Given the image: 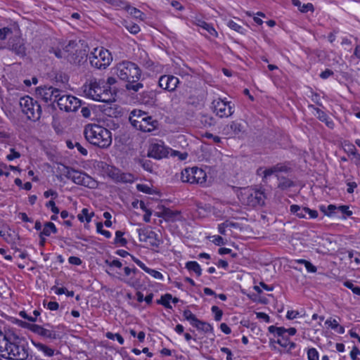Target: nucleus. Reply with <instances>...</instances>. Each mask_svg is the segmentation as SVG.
Instances as JSON below:
<instances>
[{"label": "nucleus", "mask_w": 360, "mask_h": 360, "mask_svg": "<svg viewBox=\"0 0 360 360\" xmlns=\"http://www.w3.org/2000/svg\"><path fill=\"white\" fill-rule=\"evenodd\" d=\"M309 108H311L314 109V110H316L317 117L319 118V120L320 121L325 122L326 124L329 128H331V129L333 128V127H334L333 122L331 120H328L327 115L323 111H322L321 109H319L318 108H315L314 105H309Z\"/></svg>", "instance_id": "obj_21"}, {"label": "nucleus", "mask_w": 360, "mask_h": 360, "mask_svg": "<svg viewBox=\"0 0 360 360\" xmlns=\"http://www.w3.org/2000/svg\"><path fill=\"white\" fill-rule=\"evenodd\" d=\"M4 352L8 356L1 354V356L8 360H26L29 356L28 342L25 339L13 334Z\"/></svg>", "instance_id": "obj_3"}, {"label": "nucleus", "mask_w": 360, "mask_h": 360, "mask_svg": "<svg viewBox=\"0 0 360 360\" xmlns=\"http://www.w3.org/2000/svg\"><path fill=\"white\" fill-rule=\"evenodd\" d=\"M89 59L91 66L101 69L108 66L112 58L108 50L101 47L94 49V51L89 54Z\"/></svg>", "instance_id": "obj_6"}, {"label": "nucleus", "mask_w": 360, "mask_h": 360, "mask_svg": "<svg viewBox=\"0 0 360 360\" xmlns=\"http://www.w3.org/2000/svg\"><path fill=\"white\" fill-rule=\"evenodd\" d=\"M84 135L89 143L101 148H107L112 143L111 132L98 124H89L86 125Z\"/></svg>", "instance_id": "obj_1"}, {"label": "nucleus", "mask_w": 360, "mask_h": 360, "mask_svg": "<svg viewBox=\"0 0 360 360\" xmlns=\"http://www.w3.org/2000/svg\"><path fill=\"white\" fill-rule=\"evenodd\" d=\"M141 165L145 170L150 172H151L153 171V165L150 160H142Z\"/></svg>", "instance_id": "obj_56"}, {"label": "nucleus", "mask_w": 360, "mask_h": 360, "mask_svg": "<svg viewBox=\"0 0 360 360\" xmlns=\"http://www.w3.org/2000/svg\"><path fill=\"white\" fill-rule=\"evenodd\" d=\"M125 27L131 34H137L140 31L139 26L135 23H127Z\"/></svg>", "instance_id": "obj_47"}, {"label": "nucleus", "mask_w": 360, "mask_h": 360, "mask_svg": "<svg viewBox=\"0 0 360 360\" xmlns=\"http://www.w3.org/2000/svg\"><path fill=\"white\" fill-rule=\"evenodd\" d=\"M160 88L168 91H174L177 85L179 84V80L176 77L171 75H162L158 81Z\"/></svg>", "instance_id": "obj_17"}, {"label": "nucleus", "mask_w": 360, "mask_h": 360, "mask_svg": "<svg viewBox=\"0 0 360 360\" xmlns=\"http://www.w3.org/2000/svg\"><path fill=\"white\" fill-rule=\"evenodd\" d=\"M308 360H319L318 351L315 348H310L307 350Z\"/></svg>", "instance_id": "obj_41"}, {"label": "nucleus", "mask_w": 360, "mask_h": 360, "mask_svg": "<svg viewBox=\"0 0 360 360\" xmlns=\"http://www.w3.org/2000/svg\"><path fill=\"white\" fill-rule=\"evenodd\" d=\"M68 262L71 264H74V265H80L82 262L80 258H79L77 257H75V256L70 257L68 259Z\"/></svg>", "instance_id": "obj_61"}, {"label": "nucleus", "mask_w": 360, "mask_h": 360, "mask_svg": "<svg viewBox=\"0 0 360 360\" xmlns=\"http://www.w3.org/2000/svg\"><path fill=\"white\" fill-rule=\"evenodd\" d=\"M11 153L6 156L8 160L11 161L15 158H19L20 157V153L15 151L14 148L10 149Z\"/></svg>", "instance_id": "obj_54"}, {"label": "nucleus", "mask_w": 360, "mask_h": 360, "mask_svg": "<svg viewBox=\"0 0 360 360\" xmlns=\"http://www.w3.org/2000/svg\"><path fill=\"white\" fill-rule=\"evenodd\" d=\"M278 187L281 190H285L288 188H290L294 186V183L292 181L284 177V176H278Z\"/></svg>", "instance_id": "obj_29"}, {"label": "nucleus", "mask_w": 360, "mask_h": 360, "mask_svg": "<svg viewBox=\"0 0 360 360\" xmlns=\"http://www.w3.org/2000/svg\"><path fill=\"white\" fill-rule=\"evenodd\" d=\"M120 181L122 182H132L133 176L130 174H122L120 177Z\"/></svg>", "instance_id": "obj_58"}, {"label": "nucleus", "mask_w": 360, "mask_h": 360, "mask_svg": "<svg viewBox=\"0 0 360 360\" xmlns=\"http://www.w3.org/2000/svg\"><path fill=\"white\" fill-rule=\"evenodd\" d=\"M106 337L110 340H114L115 338H117V340L119 342L120 345L124 343V338L119 333H112L110 332H108L106 333Z\"/></svg>", "instance_id": "obj_48"}, {"label": "nucleus", "mask_w": 360, "mask_h": 360, "mask_svg": "<svg viewBox=\"0 0 360 360\" xmlns=\"http://www.w3.org/2000/svg\"><path fill=\"white\" fill-rule=\"evenodd\" d=\"M268 330L271 333H276L278 337L285 335L287 333V330L283 327L271 326L269 327Z\"/></svg>", "instance_id": "obj_36"}, {"label": "nucleus", "mask_w": 360, "mask_h": 360, "mask_svg": "<svg viewBox=\"0 0 360 360\" xmlns=\"http://www.w3.org/2000/svg\"><path fill=\"white\" fill-rule=\"evenodd\" d=\"M292 4L298 8L300 11L302 13H307L308 11H314V6L311 3H308L307 4L302 5V3L300 0H291Z\"/></svg>", "instance_id": "obj_25"}, {"label": "nucleus", "mask_w": 360, "mask_h": 360, "mask_svg": "<svg viewBox=\"0 0 360 360\" xmlns=\"http://www.w3.org/2000/svg\"><path fill=\"white\" fill-rule=\"evenodd\" d=\"M325 323L328 325V326H330L331 328L335 329V330L338 327H339V323L335 319H333V320L328 319L325 322Z\"/></svg>", "instance_id": "obj_63"}, {"label": "nucleus", "mask_w": 360, "mask_h": 360, "mask_svg": "<svg viewBox=\"0 0 360 360\" xmlns=\"http://www.w3.org/2000/svg\"><path fill=\"white\" fill-rule=\"evenodd\" d=\"M200 123L205 127H208L215 124V120L212 116L202 114L200 117Z\"/></svg>", "instance_id": "obj_31"}, {"label": "nucleus", "mask_w": 360, "mask_h": 360, "mask_svg": "<svg viewBox=\"0 0 360 360\" xmlns=\"http://www.w3.org/2000/svg\"><path fill=\"white\" fill-rule=\"evenodd\" d=\"M136 188L139 191L143 192L145 193H151V188L147 185L144 184H138L136 186Z\"/></svg>", "instance_id": "obj_57"}, {"label": "nucleus", "mask_w": 360, "mask_h": 360, "mask_svg": "<svg viewBox=\"0 0 360 360\" xmlns=\"http://www.w3.org/2000/svg\"><path fill=\"white\" fill-rule=\"evenodd\" d=\"M46 207H51V211L54 214H58L59 213V209L56 206L55 202L53 200H50L46 203Z\"/></svg>", "instance_id": "obj_59"}, {"label": "nucleus", "mask_w": 360, "mask_h": 360, "mask_svg": "<svg viewBox=\"0 0 360 360\" xmlns=\"http://www.w3.org/2000/svg\"><path fill=\"white\" fill-rule=\"evenodd\" d=\"M320 210L321 212H323L327 216H332L333 214L335 213V210H338V207H336L334 205H329L327 207L325 206H321L320 207Z\"/></svg>", "instance_id": "obj_37"}, {"label": "nucleus", "mask_w": 360, "mask_h": 360, "mask_svg": "<svg viewBox=\"0 0 360 360\" xmlns=\"http://www.w3.org/2000/svg\"><path fill=\"white\" fill-rule=\"evenodd\" d=\"M128 11L130 13V14L131 15H133L134 18L142 19V16L143 15V13L141 11H140L139 9L134 8V7L130 8L129 6Z\"/></svg>", "instance_id": "obj_50"}, {"label": "nucleus", "mask_w": 360, "mask_h": 360, "mask_svg": "<svg viewBox=\"0 0 360 360\" xmlns=\"http://www.w3.org/2000/svg\"><path fill=\"white\" fill-rule=\"evenodd\" d=\"M156 215L158 217H162L165 221H174L176 220H180L181 212L177 210H172L169 208L162 207V210Z\"/></svg>", "instance_id": "obj_19"}, {"label": "nucleus", "mask_w": 360, "mask_h": 360, "mask_svg": "<svg viewBox=\"0 0 360 360\" xmlns=\"http://www.w3.org/2000/svg\"><path fill=\"white\" fill-rule=\"evenodd\" d=\"M94 213L89 214V210L86 208H84L82 210V213L79 214L77 217L80 221H84V217H85V219L86 222H90Z\"/></svg>", "instance_id": "obj_38"}, {"label": "nucleus", "mask_w": 360, "mask_h": 360, "mask_svg": "<svg viewBox=\"0 0 360 360\" xmlns=\"http://www.w3.org/2000/svg\"><path fill=\"white\" fill-rule=\"evenodd\" d=\"M360 354L359 349L356 347H354L350 352V356L352 360H359L357 356Z\"/></svg>", "instance_id": "obj_60"}, {"label": "nucleus", "mask_w": 360, "mask_h": 360, "mask_svg": "<svg viewBox=\"0 0 360 360\" xmlns=\"http://www.w3.org/2000/svg\"><path fill=\"white\" fill-rule=\"evenodd\" d=\"M58 105L60 110L66 112H75L81 105V101L77 98L70 95H61L58 98Z\"/></svg>", "instance_id": "obj_10"}, {"label": "nucleus", "mask_w": 360, "mask_h": 360, "mask_svg": "<svg viewBox=\"0 0 360 360\" xmlns=\"http://www.w3.org/2000/svg\"><path fill=\"white\" fill-rule=\"evenodd\" d=\"M34 345L40 351L43 352L45 355L52 356L54 354V349L39 342H32Z\"/></svg>", "instance_id": "obj_32"}, {"label": "nucleus", "mask_w": 360, "mask_h": 360, "mask_svg": "<svg viewBox=\"0 0 360 360\" xmlns=\"http://www.w3.org/2000/svg\"><path fill=\"white\" fill-rule=\"evenodd\" d=\"M214 112L221 118L229 117L233 115V106L231 102L224 101L221 98L214 100L212 103Z\"/></svg>", "instance_id": "obj_11"}, {"label": "nucleus", "mask_w": 360, "mask_h": 360, "mask_svg": "<svg viewBox=\"0 0 360 360\" xmlns=\"http://www.w3.org/2000/svg\"><path fill=\"white\" fill-rule=\"evenodd\" d=\"M183 316L187 321L191 323H194L197 318L196 316L188 309L184 310L183 313Z\"/></svg>", "instance_id": "obj_45"}, {"label": "nucleus", "mask_w": 360, "mask_h": 360, "mask_svg": "<svg viewBox=\"0 0 360 360\" xmlns=\"http://www.w3.org/2000/svg\"><path fill=\"white\" fill-rule=\"evenodd\" d=\"M193 175L192 176L194 184H204L206 181L207 175L205 172L200 168L193 167Z\"/></svg>", "instance_id": "obj_20"}, {"label": "nucleus", "mask_w": 360, "mask_h": 360, "mask_svg": "<svg viewBox=\"0 0 360 360\" xmlns=\"http://www.w3.org/2000/svg\"><path fill=\"white\" fill-rule=\"evenodd\" d=\"M75 184L91 188L94 185L93 179L86 173L74 169L70 179Z\"/></svg>", "instance_id": "obj_16"}, {"label": "nucleus", "mask_w": 360, "mask_h": 360, "mask_svg": "<svg viewBox=\"0 0 360 360\" xmlns=\"http://www.w3.org/2000/svg\"><path fill=\"white\" fill-rule=\"evenodd\" d=\"M290 212L300 218H307V214H309V219H315L318 217V212L316 210H310L305 207H300L297 205H291Z\"/></svg>", "instance_id": "obj_18"}, {"label": "nucleus", "mask_w": 360, "mask_h": 360, "mask_svg": "<svg viewBox=\"0 0 360 360\" xmlns=\"http://www.w3.org/2000/svg\"><path fill=\"white\" fill-rule=\"evenodd\" d=\"M115 74L122 80L127 82H138L141 75V71L137 65L130 61H123L118 63L114 68Z\"/></svg>", "instance_id": "obj_4"}, {"label": "nucleus", "mask_w": 360, "mask_h": 360, "mask_svg": "<svg viewBox=\"0 0 360 360\" xmlns=\"http://www.w3.org/2000/svg\"><path fill=\"white\" fill-rule=\"evenodd\" d=\"M242 200L247 205L252 207L264 205V193L259 190L246 188L241 194Z\"/></svg>", "instance_id": "obj_7"}, {"label": "nucleus", "mask_w": 360, "mask_h": 360, "mask_svg": "<svg viewBox=\"0 0 360 360\" xmlns=\"http://www.w3.org/2000/svg\"><path fill=\"white\" fill-rule=\"evenodd\" d=\"M231 129V130L233 131V134L234 135H239L240 134L244 132L245 131V126L243 123L233 121L232 122L229 126H228Z\"/></svg>", "instance_id": "obj_26"}, {"label": "nucleus", "mask_w": 360, "mask_h": 360, "mask_svg": "<svg viewBox=\"0 0 360 360\" xmlns=\"http://www.w3.org/2000/svg\"><path fill=\"white\" fill-rule=\"evenodd\" d=\"M193 167L192 168H186L184 170L181 172V179L183 182H187L190 184H194V181H193Z\"/></svg>", "instance_id": "obj_27"}, {"label": "nucleus", "mask_w": 360, "mask_h": 360, "mask_svg": "<svg viewBox=\"0 0 360 360\" xmlns=\"http://www.w3.org/2000/svg\"><path fill=\"white\" fill-rule=\"evenodd\" d=\"M74 169L65 166L63 164H60L57 167V172L59 173V175L57 176V178L60 180H62V176H64L67 179H70Z\"/></svg>", "instance_id": "obj_23"}, {"label": "nucleus", "mask_w": 360, "mask_h": 360, "mask_svg": "<svg viewBox=\"0 0 360 360\" xmlns=\"http://www.w3.org/2000/svg\"><path fill=\"white\" fill-rule=\"evenodd\" d=\"M83 92L89 98L101 102H112L115 100L109 86H105L104 81L90 80L89 84L83 86Z\"/></svg>", "instance_id": "obj_2"}, {"label": "nucleus", "mask_w": 360, "mask_h": 360, "mask_svg": "<svg viewBox=\"0 0 360 360\" xmlns=\"http://www.w3.org/2000/svg\"><path fill=\"white\" fill-rule=\"evenodd\" d=\"M11 49L18 55L23 54L25 53V47L22 44H13Z\"/></svg>", "instance_id": "obj_53"}, {"label": "nucleus", "mask_w": 360, "mask_h": 360, "mask_svg": "<svg viewBox=\"0 0 360 360\" xmlns=\"http://www.w3.org/2000/svg\"><path fill=\"white\" fill-rule=\"evenodd\" d=\"M359 253L357 252H354L353 250L348 252V256L350 259H354V262L357 264H360V259L359 258Z\"/></svg>", "instance_id": "obj_55"}, {"label": "nucleus", "mask_w": 360, "mask_h": 360, "mask_svg": "<svg viewBox=\"0 0 360 360\" xmlns=\"http://www.w3.org/2000/svg\"><path fill=\"white\" fill-rule=\"evenodd\" d=\"M13 335L12 333L4 332L0 330V354L6 350L8 342H10V338Z\"/></svg>", "instance_id": "obj_22"}, {"label": "nucleus", "mask_w": 360, "mask_h": 360, "mask_svg": "<svg viewBox=\"0 0 360 360\" xmlns=\"http://www.w3.org/2000/svg\"><path fill=\"white\" fill-rule=\"evenodd\" d=\"M344 285L352 290L357 295H360V287L355 286L351 281H345Z\"/></svg>", "instance_id": "obj_46"}, {"label": "nucleus", "mask_w": 360, "mask_h": 360, "mask_svg": "<svg viewBox=\"0 0 360 360\" xmlns=\"http://www.w3.org/2000/svg\"><path fill=\"white\" fill-rule=\"evenodd\" d=\"M13 34V31L9 27H3L0 29V39L5 40L7 37Z\"/></svg>", "instance_id": "obj_43"}, {"label": "nucleus", "mask_w": 360, "mask_h": 360, "mask_svg": "<svg viewBox=\"0 0 360 360\" xmlns=\"http://www.w3.org/2000/svg\"><path fill=\"white\" fill-rule=\"evenodd\" d=\"M125 87L127 90L129 91H132L134 92H137L143 87V85L142 83L140 82L130 81L127 82V84L125 85Z\"/></svg>", "instance_id": "obj_33"}, {"label": "nucleus", "mask_w": 360, "mask_h": 360, "mask_svg": "<svg viewBox=\"0 0 360 360\" xmlns=\"http://www.w3.org/2000/svg\"><path fill=\"white\" fill-rule=\"evenodd\" d=\"M131 116L129 117V121L131 123V120H140L141 119H145L144 117L146 115L145 112L141 110H133L131 112Z\"/></svg>", "instance_id": "obj_39"}, {"label": "nucleus", "mask_w": 360, "mask_h": 360, "mask_svg": "<svg viewBox=\"0 0 360 360\" xmlns=\"http://www.w3.org/2000/svg\"><path fill=\"white\" fill-rule=\"evenodd\" d=\"M65 58L72 64H79L86 56V51L79 48L77 44L74 41H70L65 47Z\"/></svg>", "instance_id": "obj_8"}, {"label": "nucleus", "mask_w": 360, "mask_h": 360, "mask_svg": "<svg viewBox=\"0 0 360 360\" xmlns=\"http://www.w3.org/2000/svg\"><path fill=\"white\" fill-rule=\"evenodd\" d=\"M191 325L195 327L198 330H202L205 333L212 331V327L210 323L202 321L198 319L194 323H191Z\"/></svg>", "instance_id": "obj_24"}, {"label": "nucleus", "mask_w": 360, "mask_h": 360, "mask_svg": "<svg viewBox=\"0 0 360 360\" xmlns=\"http://www.w3.org/2000/svg\"><path fill=\"white\" fill-rule=\"evenodd\" d=\"M51 233H57V229H56L55 224L53 222L45 223L43 231L41 232V235H44L45 236H49Z\"/></svg>", "instance_id": "obj_30"}, {"label": "nucleus", "mask_w": 360, "mask_h": 360, "mask_svg": "<svg viewBox=\"0 0 360 360\" xmlns=\"http://www.w3.org/2000/svg\"><path fill=\"white\" fill-rule=\"evenodd\" d=\"M36 93L45 103H52L56 101L58 102V98L60 97L62 91L52 86H44L37 88Z\"/></svg>", "instance_id": "obj_9"}, {"label": "nucleus", "mask_w": 360, "mask_h": 360, "mask_svg": "<svg viewBox=\"0 0 360 360\" xmlns=\"http://www.w3.org/2000/svg\"><path fill=\"white\" fill-rule=\"evenodd\" d=\"M171 149L166 147L162 141L152 143L148 150V156L160 160L166 158Z\"/></svg>", "instance_id": "obj_13"}, {"label": "nucleus", "mask_w": 360, "mask_h": 360, "mask_svg": "<svg viewBox=\"0 0 360 360\" xmlns=\"http://www.w3.org/2000/svg\"><path fill=\"white\" fill-rule=\"evenodd\" d=\"M172 299L171 294L167 293L162 295L160 300L157 301L158 304L163 305L167 309H172V307L169 303V300Z\"/></svg>", "instance_id": "obj_34"}, {"label": "nucleus", "mask_w": 360, "mask_h": 360, "mask_svg": "<svg viewBox=\"0 0 360 360\" xmlns=\"http://www.w3.org/2000/svg\"><path fill=\"white\" fill-rule=\"evenodd\" d=\"M308 272H310V273H315L316 272V267L313 265L310 262L307 261V262H305V264H304Z\"/></svg>", "instance_id": "obj_62"}, {"label": "nucleus", "mask_w": 360, "mask_h": 360, "mask_svg": "<svg viewBox=\"0 0 360 360\" xmlns=\"http://www.w3.org/2000/svg\"><path fill=\"white\" fill-rule=\"evenodd\" d=\"M338 211H340L343 215L349 217L352 214V212L349 210L347 205H340L338 207Z\"/></svg>", "instance_id": "obj_52"}, {"label": "nucleus", "mask_w": 360, "mask_h": 360, "mask_svg": "<svg viewBox=\"0 0 360 360\" xmlns=\"http://www.w3.org/2000/svg\"><path fill=\"white\" fill-rule=\"evenodd\" d=\"M20 105L22 112L27 119L33 121L38 120L41 115V108L37 101L30 96H25L20 99Z\"/></svg>", "instance_id": "obj_5"}, {"label": "nucleus", "mask_w": 360, "mask_h": 360, "mask_svg": "<svg viewBox=\"0 0 360 360\" xmlns=\"http://www.w3.org/2000/svg\"><path fill=\"white\" fill-rule=\"evenodd\" d=\"M197 25L199 27H200L201 28H202L204 30L207 32V33L210 34L211 36H214V37L217 36V32L214 30V28L212 27V25L206 22L205 21H202V20H198V22L197 23Z\"/></svg>", "instance_id": "obj_28"}, {"label": "nucleus", "mask_w": 360, "mask_h": 360, "mask_svg": "<svg viewBox=\"0 0 360 360\" xmlns=\"http://www.w3.org/2000/svg\"><path fill=\"white\" fill-rule=\"evenodd\" d=\"M144 118L140 120H131V124L136 129L144 132H150L157 128L158 122L156 120H153L151 116L147 115Z\"/></svg>", "instance_id": "obj_12"}, {"label": "nucleus", "mask_w": 360, "mask_h": 360, "mask_svg": "<svg viewBox=\"0 0 360 360\" xmlns=\"http://www.w3.org/2000/svg\"><path fill=\"white\" fill-rule=\"evenodd\" d=\"M212 311L214 314V319L219 321L221 319L223 311L217 306L212 307Z\"/></svg>", "instance_id": "obj_49"}, {"label": "nucleus", "mask_w": 360, "mask_h": 360, "mask_svg": "<svg viewBox=\"0 0 360 360\" xmlns=\"http://www.w3.org/2000/svg\"><path fill=\"white\" fill-rule=\"evenodd\" d=\"M276 342L283 347H288L290 343V340L287 335L278 337Z\"/></svg>", "instance_id": "obj_42"}, {"label": "nucleus", "mask_w": 360, "mask_h": 360, "mask_svg": "<svg viewBox=\"0 0 360 360\" xmlns=\"http://www.w3.org/2000/svg\"><path fill=\"white\" fill-rule=\"evenodd\" d=\"M228 25L230 28H231L232 30H233L239 33H241V34L244 33V28L243 27H241L240 25H239L237 22H236L233 20H230L228 22Z\"/></svg>", "instance_id": "obj_44"}, {"label": "nucleus", "mask_w": 360, "mask_h": 360, "mask_svg": "<svg viewBox=\"0 0 360 360\" xmlns=\"http://www.w3.org/2000/svg\"><path fill=\"white\" fill-rule=\"evenodd\" d=\"M146 272L149 274L150 275H151L154 278L159 279V280L163 279L162 274L156 270L148 268V269H146Z\"/></svg>", "instance_id": "obj_51"}, {"label": "nucleus", "mask_w": 360, "mask_h": 360, "mask_svg": "<svg viewBox=\"0 0 360 360\" xmlns=\"http://www.w3.org/2000/svg\"><path fill=\"white\" fill-rule=\"evenodd\" d=\"M28 326L30 330L44 338L56 340L59 338V335L52 329L53 326L50 324L46 325L50 328H44L37 324H28Z\"/></svg>", "instance_id": "obj_14"}, {"label": "nucleus", "mask_w": 360, "mask_h": 360, "mask_svg": "<svg viewBox=\"0 0 360 360\" xmlns=\"http://www.w3.org/2000/svg\"><path fill=\"white\" fill-rule=\"evenodd\" d=\"M139 240L144 242L153 247H158L160 240L157 238V233L148 228L138 229Z\"/></svg>", "instance_id": "obj_15"}, {"label": "nucleus", "mask_w": 360, "mask_h": 360, "mask_svg": "<svg viewBox=\"0 0 360 360\" xmlns=\"http://www.w3.org/2000/svg\"><path fill=\"white\" fill-rule=\"evenodd\" d=\"M186 267L190 270L194 271L198 276H200L201 275V268L198 262H188L186 264Z\"/></svg>", "instance_id": "obj_35"}, {"label": "nucleus", "mask_w": 360, "mask_h": 360, "mask_svg": "<svg viewBox=\"0 0 360 360\" xmlns=\"http://www.w3.org/2000/svg\"><path fill=\"white\" fill-rule=\"evenodd\" d=\"M333 72L330 70V69H326V70H324L323 72H322L320 75V77L322 78V79H327L329 77L333 75Z\"/></svg>", "instance_id": "obj_64"}, {"label": "nucleus", "mask_w": 360, "mask_h": 360, "mask_svg": "<svg viewBox=\"0 0 360 360\" xmlns=\"http://www.w3.org/2000/svg\"><path fill=\"white\" fill-rule=\"evenodd\" d=\"M124 235V233L121 231H117L115 232V243L117 244L120 243L121 245L124 246L127 243V241L125 238H122V236Z\"/></svg>", "instance_id": "obj_40"}]
</instances>
